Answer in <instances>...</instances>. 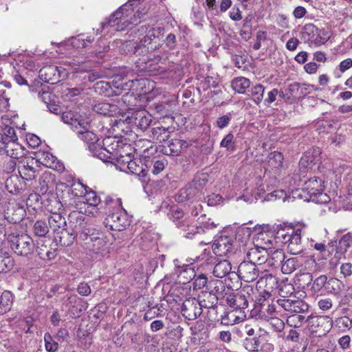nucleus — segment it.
I'll use <instances>...</instances> for the list:
<instances>
[{"label": "nucleus", "mask_w": 352, "mask_h": 352, "mask_svg": "<svg viewBox=\"0 0 352 352\" xmlns=\"http://www.w3.org/2000/svg\"><path fill=\"white\" fill-rule=\"evenodd\" d=\"M280 242L279 238H276V234L272 232H261L254 239V243L258 247H262L267 250L271 249L274 244Z\"/></svg>", "instance_id": "nucleus-17"}, {"label": "nucleus", "mask_w": 352, "mask_h": 352, "mask_svg": "<svg viewBox=\"0 0 352 352\" xmlns=\"http://www.w3.org/2000/svg\"><path fill=\"white\" fill-rule=\"evenodd\" d=\"M267 163L272 168H278L283 165V155L278 151L272 152L267 157Z\"/></svg>", "instance_id": "nucleus-48"}, {"label": "nucleus", "mask_w": 352, "mask_h": 352, "mask_svg": "<svg viewBox=\"0 0 352 352\" xmlns=\"http://www.w3.org/2000/svg\"><path fill=\"white\" fill-rule=\"evenodd\" d=\"M102 144L111 155V160H119L123 157L120 151L123 146L122 142L113 137H107L102 140Z\"/></svg>", "instance_id": "nucleus-18"}, {"label": "nucleus", "mask_w": 352, "mask_h": 352, "mask_svg": "<svg viewBox=\"0 0 352 352\" xmlns=\"http://www.w3.org/2000/svg\"><path fill=\"white\" fill-rule=\"evenodd\" d=\"M316 300L318 307L323 311H327L333 307L332 300L329 297L320 296Z\"/></svg>", "instance_id": "nucleus-61"}, {"label": "nucleus", "mask_w": 352, "mask_h": 352, "mask_svg": "<svg viewBox=\"0 0 352 352\" xmlns=\"http://www.w3.org/2000/svg\"><path fill=\"white\" fill-rule=\"evenodd\" d=\"M197 193H199V191L196 189V187L190 183L187 186L179 190L176 200L181 202L189 200L195 197Z\"/></svg>", "instance_id": "nucleus-37"}, {"label": "nucleus", "mask_w": 352, "mask_h": 352, "mask_svg": "<svg viewBox=\"0 0 352 352\" xmlns=\"http://www.w3.org/2000/svg\"><path fill=\"white\" fill-rule=\"evenodd\" d=\"M239 322V318L236 316L233 312H225L221 317V324L223 325H233Z\"/></svg>", "instance_id": "nucleus-55"}, {"label": "nucleus", "mask_w": 352, "mask_h": 352, "mask_svg": "<svg viewBox=\"0 0 352 352\" xmlns=\"http://www.w3.org/2000/svg\"><path fill=\"white\" fill-rule=\"evenodd\" d=\"M197 300L202 309H215L217 307L219 298L216 294L205 290L201 292Z\"/></svg>", "instance_id": "nucleus-23"}, {"label": "nucleus", "mask_w": 352, "mask_h": 352, "mask_svg": "<svg viewBox=\"0 0 352 352\" xmlns=\"http://www.w3.org/2000/svg\"><path fill=\"white\" fill-rule=\"evenodd\" d=\"M223 287V282L221 280L211 278L208 279V284L206 291L211 292L214 294L219 293L221 287Z\"/></svg>", "instance_id": "nucleus-62"}, {"label": "nucleus", "mask_w": 352, "mask_h": 352, "mask_svg": "<svg viewBox=\"0 0 352 352\" xmlns=\"http://www.w3.org/2000/svg\"><path fill=\"white\" fill-rule=\"evenodd\" d=\"M199 220L200 218H199L197 222L194 224L190 218L186 219L184 223V226L179 228V229L184 232V236L186 238L191 239L196 234H199L204 232L202 226L199 224Z\"/></svg>", "instance_id": "nucleus-27"}, {"label": "nucleus", "mask_w": 352, "mask_h": 352, "mask_svg": "<svg viewBox=\"0 0 352 352\" xmlns=\"http://www.w3.org/2000/svg\"><path fill=\"white\" fill-rule=\"evenodd\" d=\"M96 92L104 96H111L113 95H119V90H113L111 82L106 81L97 82L94 85Z\"/></svg>", "instance_id": "nucleus-32"}, {"label": "nucleus", "mask_w": 352, "mask_h": 352, "mask_svg": "<svg viewBox=\"0 0 352 352\" xmlns=\"http://www.w3.org/2000/svg\"><path fill=\"white\" fill-rule=\"evenodd\" d=\"M307 260L308 258L303 256L285 258L281 265V272L285 274H290L302 266Z\"/></svg>", "instance_id": "nucleus-20"}, {"label": "nucleus", "mask_w": 352, "mask_h": 352, "mask_svg": "<svg viewBox=\"0 0 352 352\" xmlns=\"http://www.w3.org/2000/svg\"><path fill=\"white\" fill-rule=\"evenodd\" d=\"M208 182V176L205 173H201L199 175H197L195 176L192 181L190 182L192 186L196 187V189L201 192L202 188L206 185Z\"/></svg>", "instance_id": "nucleus-54"}, {"label": "nucleus", "mask_w": 352, "mask_h": 352, "mask_svg": "<svg viewBox=\"0 0 352 352\" xmlns=\"http://www.w3.org/2000/svg\"><path fill=\"white\" fill-rule=\"evenodd\" d=\"M45 347L48 352H56L58 349V344L53 340L52 336L49 333H45L44 336Z\"/></svg>", "instance_id": "nucleus-53"}, {"label": "nucleus", "mask_w": 352, "mask_h": 352, "mask_svg": "<svg viewBox=\"0 0 352 352\" xmlns=\"http://www.w3.org/2000/svg\"><path fill=\"white\" fill-rule=\"evenodd\" d=\"M50 226L43 220L36 221L33 226V232L34 235L39 237H45L49 232Z\"/></svg>", "instance_id": "nucleus-47"}, {"label": "nucleus", "mask_w": 352, "mask_h": 352, "mask_svg": "<svg viewBox=\"0 0 352 352\" xmlns=\"http://www.w3.org/2000/svg\"><path fill=\"white\" fill-rule=\"evenodd\" d=\"M294 291V287L290 285H284L279 290L280 298L276 300L278 309L285 311L288 314L302 313L308 310L309 306L307 303L300 300H292L287 298L285 294H293Z\"/></svg>", "instance_id": "nucleus-4"}, {"label": "nucleus", "mask_w": 352, "mask_h": 352, "mask_svg": "<svg viewBox=\"0 0 352 352\" xmlns=\"http://www.w3.org/2000/svg\"><path fill=\"white\" fill-rule=\"evenodd\" d=\"M3 236L6 237L11 250L16 255L28 256L33 253L34 244L28 234L13 231L10 227L5 230Z\"/></svg>", "instance_id": "nucleus-2"}, {"label": "nucleus", "mask_w": 352, "mask_h": 352, "mask_svg": "<svg viewBox=\"0 0 352 352\" xmlns=\"http://www.w3.org/2000/svg\"><path fill=\"white\" fill-rule=\"evenodd\" d=\"M152 122V116L145 110H136L122 116L118 124L126 123L141 131L146 130Z\"/></svg>", "instance_id": "nucleus-5"}, {"label": "nucleus", "mask_w": 352, "mask_h": 352, "mask_svg": "<svg viewBox=\"0 0 352 352\" xmlns=\"http://www.w3.org/2000/svg\"><path fill=\"white\" fill-rule=\"evenodd\" d=\"M91 109L96 113L104 116H113L118 112L117 105L104 102L92 104Z\"/></svg>", "instance_id": "nucleus-24"}, {"label": "nucleus", "mask_w": 352, "mask_h": 352, "mask_svg": "<svg viewBox=\"0 0 352 352\" xmlns=\"http://www.w3.org/2000/svg\"><path fill=\"white\" fill-rule=\"evenodd\" d=\"M268 322L273 329L277 332H282L285 328V322L278 317H270Z\"/></svg>", "instance_id": "nucleus-63"}, {"label": "nucleus", "mask_w": 352, "mask_h": 352, "mask_svg": "<svg viewBox=\"0 0 352 352\" xmlns=\"http://www.w3.org/2000/svg\"><path fill=\"white\" fill-rule=\"evenodd\" d=\"M48 225L54 232H59L67 226V222L65 217H63L58 212H53L48 218Z\"/></svg>", "instance_id": "nucleus-29"}, {"label": "nucleus", "mask_w": 352, "mask_h": 352, "mask_svg": "<svg viewBox=\"0 0 352 352\" xmlns=\"http://www.w3.org/2000/svg\"><path fill=\"white\" fill-rule=\"evenodd\" d=\"M162 152L166 155L178 156L188 147V144L179 139H172L161 145Z\"/></svg>", "instance_id": "nucleus-16"}, {"label": "nucleus", "mask_w": 352, "mask_h": 352, "mask_svg": "<svg viewBox=\"0 0 352 352\" xmlns=\"http://www.w3.org/2000/svg\"><path fill=\"white\" fill-rule=\"evenodd\" d=\"M140 30L142 32L146 33V35L141 39L142 44L148 46V49L151 50V52L159 49L160 43H157V40L160 41L162 38L164 32V28H151L148 30V27L146 25H142L140 29H138V31Z\"/></svg>", "instance_id": "nucleus-8"}, {"label": "nucleus", "mask_w": 352, "mask_h": 352, "mask_svg": "<svg viewBox=\"0 0 352 352\" xmlns=\"http://www.w3.org/2000/svg\"><path fill=\"white\" fill-rule=\"evenodd\" d=\"M152 135L151 137L153 140H156L160 143L165 144L168 140L170 136V131L168 128L164 126H155L151 130Z\"/></svg>", "instance_id": "nucleus-35"}, {"label": "nucleus", "mask_w": 352, "mask_h": 352, "mask_svg": "<svg viewBox=\"0 0 352 352\" xmlns=\"http://www.w3.org/2000/svg\"><path fill=\"white\" fill-rule=\"evenodd\" d=\"M127 168L130 172L141 179H144L148 175V170L143 168L142 165L137 164L135 161L128 162Z\"/></svg>", "instance_id": "nucleus-45"}, {"label": "nucleus", "mask_w": 352, "mask_h": 352, "mask_svg": "<svg viewBox=\"0 0 352 352\" xmlns=\"http://www.w3.org/2000/svg\"><path fill=\"white\" fill-rule=\"evenodd\" d=\"M250 86V81L245 77H239L232 82V87L239 94H244L247 88Z\"/></svg>", "instance_id": "nucleus-43"}, {"label": "nucleus", "mask_w": 352, "mask_h": 352, "mask_svg": "<svg viewBox=\"0 0 352 352\" xmlns=\"http://www.w3.org/2000/svg\"><path fill=\"white\" fill-rule=\"evenodd\" d=\"M345 285L343 282L336 278H331L328 280L326 289L331 294L335 296H340L344 289Z\"/></svg>", "instance_id": "nucleus-36"}, {"label": "nucleus", "mask_w": 352, "mask_h": 352, "mask_svg": "<svg viewBox=\"0 0 352 352\" xmlns=\"http://www.w3.org/2000/svg\"><path fill=\"white\" fill-rule=\"evenodd\" d=\"M320 154L318 148H314L312 151H306L304 154L303 157L301 158V163L305 160L308 164H316L320 161L319 155Z\"/></svg>", "instance_id": "nucleus-50"}, {"label": "nucleus", "mask_w": 352, "mask_h": 352, "mask_svg": "<svg viewBox=\"0 0 352 352\" xmlns=\"http://www.w3.org/2000/svg\"><path fill=\"white\" fill-rule=\"evenodd\" d=\"M67 75L65 69L62 67L49 65L43 67L39 71L41 78L45 82L55 84L60 81V78H65Z\"/></svg>", "instance_id": "nucleus-12"}, {"label": "nucleus", "mask_w": 352, "mask_h": 352, "mask_svg": "<svg viewBox=\"0 0 352 352\" xmlns=\"http://www.w3.org/2000/svg\"><path fill=\"white\" fill-rule=\"evenodd\" d=\"M248 96L256 104H259L263 99L265 93V87L261 84L256 85L249 90Z\"/></svg>", "instance_id": "nucleus-41"}, {"label": "nucleus", "mask_w": 352, "mask_h": 352, "mask_svg": "<svg viewBox=\"0 0 352 352\" xmlns=\"http://www.w3.org/2000/svg\"><path fill=\"white\" fill-rule=\"evenodd\" d=\"M3 151H6L8 156L14 160L21 158L25 155L24 147L17 141L9 142Z\"/></svg>", "instance_id": "nucleus-28"}, {"label": "nucleus", "mask_w": 352, "mask_h": 352, "mask_svg": "<svg viewBox=\"0 0 352 352\" xmlns=\"http://www.w3.org/2000/svg\"><path fill=\"white\" fill-rule=\"evenodd\" d=\"M0 133L7 143L18 140L15 129L12 126L6 125Z\"/></svg>", "instance_id": "nucleus-51"}, {"label": "nucleus", "mask_w": 352, "mask_h": 352, "mask_svg": "<svg viewBox=\"0 0 352 352\" xmlns=\"http://www.w3.org/2000/svg\"><path fill=\"white\" fill-rule=\"evenodd\" d=\"M105 222L111 230L118 231L124 230L129 225L126 211L120 208H118L116 212L109 213L105 219Z\"/></svg>", "instance_id": "nucleus-11"}, {"label": "nucleus", "mask_w": 352, "mask_h": 352, "mask_svg": "<svg viewBox=\"0 0 352 352\" xmlns=\"http://www.w3.org/2000/svg\"><path fill=\"white\" fill-rule=\"evenodd\" d=\"M178 277L184 284L188 283L195 277L194 269L190 265H185L177 270Z\"/></svg>", "instance_id": "nucleus-42"}, {"label": "nucleus", "mask_w": 352, "mask_h": 352, "mask_svg": "<svg viewBox=\"0 0 352 352\" xmlns=\"http://www.w3.org/2000/svg\"><path fill=\"white\" fill-rule=\"evenodd\" d=\"M62 120L72 126L74 131L91 129V120L89 118L75 113L72 111L65 112L62 115Z\"/></svg>", "instance_id": "nucleus-10"}, {"label": "nucleus", "mask_w": 352, "mask_h": 352, "mask_svg": "<svg viewBox=\"0 0 352 352\" xmlns=\"http://www.w3.org/2000/svg\"><path fill=\"white\" fill-rule=\"evenodd\" d=\"M19 173L23 179L30 181L36 177V170L28 163L19 165L18 167Z\"/></svg>", "instance_id": "nucleus-38"}, {"label": "nucleus", "mask_w": 352, "mask_h": 352, "mask_svg": "<svg viewBox=\"0 0 352 352\" xmlns=\"http://www.w3.org/2000/svg\"><path fill=\"white\" fill-rule=\"evenodd\" d=\"M13 260L10 256H0V273H6L12 270Z\"/></svg>", "instance_id": "nucleus-57"}, {"label": "nucleus", "mask_w": 352, "mask_h": 352, "mask_svg": "<svg viewBox=\"0 0 352 352\" xmlns=\"http://www.w3.org/2000/svg\"><path fill=\"white\" fill-rule=\"evenodd\" d=\"M268 257L269 253L267 250L262 247H258L256 244H254V248H250L247 252L248 261L257 265L266 263Z\"/></svg>", "instance_id": "nucleus-19"}, {"label": "nucleus", "mask_w": 352, "mask_h": 352, "mask_svg": "<svg viewBox=\"0 0 352 352\" xmlns=\"http://www.w3.org/2000/svg\"><path fill=\"white\" fill-rule=\"evenodd\" d=\"M260 344L259 337L246 338L243 342L245 348L250 351H258Z\"/></svg>", "instance_id": "nucleus-58"}, {"label": "nucleus", "mask_w": 352, "mask_h": 352, "mask_svg": "<svg viewBox=\"0 0 352 352\" xmlns=\"http://www.w3.org/2000/svg\"><path fill=\"white\" fill-rule=\"evenodd\" d=\"M76 236L77 234L73 230L69 232L66 228L54 234V239L56 243L64 247L71 245Z\"/></svg>", "instance_id": "nucleus-25"}, {"label": "nucleus", "mask_w": 352, "mask_h": 352, "mask_svg": "<svg viewBox=\"0 0 352 352\" xmlns=\"http://www.w3.org/2000/svg\"><path fill=\"white\" fill-rule=\"evenodd\" d=\"M258 265L248 261L241 262L238 267V276L240 279L247 283L256 280L263 273L258 267Z\"/></svg>", "instance_id": "nucleus-13"}, {"label": "nucleus", "mask_w": 352, "mask_h": 352, "mask_svg": "<svg viewBox=\"0 0 352 352\" xmlns=\"http://www.w3.org/2000/svg\"><path fill=\"white\" fill-rule=\"evenodd\" d=\"M303 189L309 195L310 199L324 190V181L318 177L310 178L305 182Z\"/></svg>", "instance_id": "nucleus-22"}, {"label": "nucleus", "mask_w": 352, "mask_h": 352, "mask_svg": "<svg viewBox=\"0 0 352 352\" xmlns=\"http://www.w3.org/2000/svg\"><path fill=\"white\" fill-rule=\"evenodd\" d=\"M167 215L178 228L184 227L186 219L189 218L185 217L184 211L177 205L170 207Z\"/></svg>", "instance_id": "nucleus-26"}, {"label": "nucleus", "mask_w": 352, "mask_h": 352, "mask_svg": "<svg viewBox=\"0 0 352 352\" xmlns=\"http://www.w3.org/2000/svg\"><path fill=\"white\" fill-rule=\"evenodd\" d=\"M249 290L252 292V288L248 287L246 289L232 293L227 296L226 302L234 310L242 311L248 307Z\"/></svg>", "instance_id": "nucleus-9"}, {"label": "nucleus", "mask_w": 352, "mask_h": 352, "mask_svg": "<svg viewBox=\"0 0 352 352\" xmlns=\"http://www.w3.org/2000/svg\"><path fill=\"white\" fill-rule=\"evenodd\" d=\"M90 151L93 153V155L101 160L103 162H111L113 160H111V155L108 153V151L104 149V146L103 144H98L96 146H91V149Z\"/></svg>", "instance_id": "nucleus-40"}, {"label": "nucleus", "mask_w": 352, "mask_h": 352, "mask_svg": "<svg viewBox=\"0 0 352 352\" xmlns=\"http://www.w3.org/2000/svg\"><path fill=\"white\" fill-rule=\"evenodd\" d=\"M116 43L121 54H133L134 50H135V41H122V40H117Z\"/></svg>", "instance_id": "nucleus-46"}, {"label": "nucleus", "mask_w": 352, "mask_h": 352, "mask_svg": "<svg viewBox=\"0 0 352 352\" xmlns=\"http://www.w3.org/2000/svg\"><path fill=\"white\" fill-rule=\"evenodd\" d=\"M208 284V278L205 274H200L197 276L195 275L193 282V288L195 289H200L204 287H206V289Z\"/></svg>", "instance_id": "nucleus-56"}, {"label": "nucleus", "mask_w": 352, "mask_h": 352, "mask_svg": "<svg viewBox=\"0 0 352 352\" xmlns=\"http://www.w3.org/2000/svg\"><path fill=\"white\" fill-rule=\"evenodd\" d=\"M352 245V234L347 233L342 236L339 241L338 248L341 249L342 252H346L348 248Z\"/></svg>", "instance_id": "nucleus-59"}, {"label": "nucleus", "mask_w": 352, "mask_h": 352, "mask_svg": "<svg viewBox=\"0 0 352 352\" xmlns=\"http://www.w3.org/2000/svg\"><path fill=\"white\" fill-rule=\"evenodd\" d=\"M308 329L314 337L325 336L331 329V321L327 316H309L307 318Z\"/></svg>", "instance_id": "nucleus-6"}, {"label": "nucleus", "mask_w": 352, "mask_h": 352, "mask_svg": "<svg viewBox=\"0 0 352 352\" xmlns=\"http://www.w3.org/2000/svg\"><path fill=\"white\" fill-rule=\"evenodd\" d=\"M231 263L228 260H222L214 267L212 273L217 278H223L231 272Z\"/></svg>", "instance_id": "nucleus-34"}, {"label": "nucleus", "mask_w": 352, "mask_h": 352, "mask_svg": "<svg viewBox=\"0 0 352 352\" xmlns=\"http://www.w3.org/2000/svg\"><path fill=\"white\" fill-rule=\"evenodd\" d=\"M202 313V308L195 298L186 299L182 307V314L184 317L189 320L197 318Z\"/></svg>", "instance_id": "nucleus-14"}, {"label": "nucleus", "mask_w": 352, "mask_h": 352, "mask_svg": "<svg viewBox=\"0 0 352 352\" xmlns=\"http://www.w3.org/2000/svg\"><path fill=\"white\" fill-rule=\"evenodd\" d=\"M78 138L85 142L89 147V150L91 149V146H96L98 143L99 138L98 135L91 129L78 130L76 131Z\"/></svg>", "instance_id": "nucleus-31"}, {"label": "nucleus", "mask_w": 352, "mask_h": 352, "mask_svg": "<svg viewBox=\"0 0 352 352\" xmlns=\"http://www.w3.org/2000/svg\"><path fill=\"white\" fill-rule=\"evenodd\" d=\"M285 258V255L283 250L277 249L272 252L271 254H269L267 262L269 265L276 267L279 265H282Z\"/></svg>", "instance_id": "nucleus-39"}, {"label": "nucleus", "mask_w": 352, "mask_h": 352, "mask_svg": "<svg viewBox=\"0 0 352 352\" xmlns=\"http://www.w3.org/2000/svg\"><path fill=\"white\" fill-rule=\"evenodd\" d=\"M236 242L233 236L221 235L212 244V251L217 256H229L234 253Z\"/></svg>", "instance_id": "nucleus-7"}, {"label": "nucleus", "mask_w": 352, "mask_h": 352, "mask_svg": "<svg viewBox=\"0 0 352 352\" xmlns=\"http://www.w3.org/2000/svg\"><path fill=\"white\" fill-rule=\"evenodd\" d=\"M135 0H129L126 3L119 8L113 14H112L107 22L101 23V28L102 29L107 26L116 27V30L122 31L124 27H120V24L127 27L131 23L137 24L138 23V19H140L143 15L142 12L137 11L133 17L131 18L129 21L127 19L133 11L134 3Z\"/></svg>", "instance_id": "nucleus-1"}, {"label": "nucleus", "mask_w": 352, "mask_h": 352, "mask_svg": "<svg viewBox=\"0 0 352 352\" xmlns=\"http://www.w3.org/2000/svg\"><path fill=\"white\" fill-rule=\"evenodd\" d=\"M300 313H292L287 316V323L290 327L298 328L302 326L305 322H307V318Z\"/></svg>", "instance_id": "nucleus-44"}, {"label": "nucleus", "mask_w": 352, "mask_h": 352, "mask_svg": "<svg viewBox=\"0 0 352 352\" xmlns=\"http://www.w3.org/2000/svg\"><path fill=\"white\" fill-rule=\"evenodd\" d=\"M13 303V295L8 290H5L0 297V316L8 312Z\"/></svg>", "instance_id": "nucleus-33"}, {"label": "nucleus", "mask_w": 352, "mask_h": 352, "mask_svg": "<svg viewBox=\"0 0 352 352\" xmlns=\"http://www.w3.org/2000/svg\"><path fill=\"white\" fill-rule=\"evenodd\" d=\"M6 188L11 194L16 195L23 189V182L18 175H12L6 181Z\"/></svg>", "instance_id": "nucleus-30"}, {"label": "nucleus", "mask_w": 352, "mask_h": 352, "mask_svg": "<svg viewBox=\"0 0 352 352\" xmlns=\"http://www.w3.org/2000/svg\"><path fill=\"white\" fill-rule=\"evenodd\" d=\"M276 238H279L280 242L287 244L290 254L298 255L303 252L305 247L301 239V229L280 228L276 232Z\"/></svg>", "instance_id": "nucleus-3"}, {"label": "nucleus", "mask_w": 352, "mask_h": 352, "mask_svg": "<svg viewBox=\"0 0 352 352\" xmlns=\"http://www.w3.org/2000/svg\"><path fill=\"white\" fill-rule=\"evenodd\" d=\"M83 228L84 229H82L83 232L80 231L79 233H77V236L78 235L82 240H87L89 237L90 239L91 236H93L96 233V230L91 226L89 221H88L86 226H84Z\"/></svg>", "instance_id": "nucleus-60"}, {"label": "nucleus", "mask_w": 352, "mask_h": 352, "mask_svg": "<svg viewBox=\"0 0 352 352\" xmlns=\"http://www.w3.org/2000/svg\"><path fill=\"white\" fill-rule=\"evenodd\" d=\"M52 181V175L49 173H44L38 179L40 189L42 194L45 193L49 189V184Z\"/></svg>", "instance_id": "nucleus-52"}, {"label": "nucleus", "mask_w": 352, "mask_h": 352, "mask_svg": "<svg viewBox=\"0 0 352 352\" xmlns=\"http://www.w3.org/2000/svg\"><path fill=\"white\" fill-rule=\"evenodd\" d=\"M76 209H78L77 204L74 206ZM89 221V218L86 216L84 213L74 210L70 212L68 215V224L71 230H73L76 234L80 231L83 230V227L86 226L87 223Z\"/></svg>", "instance_id": "nucleus-15"}, {"label": "nucleus", "mask_w": 352, "mask_h": 352, "mask_svg": "<svg viewBox=\"0 0 352 352\" xmlns=\"http://www.w3.org/2000/svg\"><path fill=\"white\" fill-rule=\"evenodd\" d=\"M90 241L92 243L93 250H99L107 243L104 233L98 232L95 235L91 236Z\"/></svg>", "instance_id": "nucleus-49"}, {"label": "nucleus", "mask_w": 352, "mask_h": 352, "mask_svg": "<svg viewBox=\"0 0 352 352\" xmlns=\"http://www.w3.org/2000/svg\"><path fill=\"white\" fill-rule=\"evenodd\" d=\"M153 168L152 173L154 175H157L164 169L165 166L168 164V162L164 157H162L161 159L153 161Z\"/></svg>", "instance_id": "nucleus-64"}, {"label": "nucleus", "mask_w": 352, "mask_h": 352, "mask_svg": "<svg viewBox=\"0 0 352 352\" xmlns=\"http://www.w3.org/2000/svg\"><path fill=\"white\" fill-rule=\"evenodd\" d=\"M50 242V240L37 241L36 251L42 260L50 261L57 255L56 249L51 248L49 245Z\"/></svg>", "instance_id": "nucleus-21"}]
</instances>
